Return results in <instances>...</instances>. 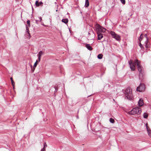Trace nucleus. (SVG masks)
I'll return each mask as SVG.
<instances>
[{
  "instance_id": "f257e3e1",
  "label": "nucleus",
  "mask_w": 151,
  "mask_h": 151,
  "mask_svg": "<svg viewBox=\"0 0 151 151\" xmlns=\"http://www.w3.org/2000/svg\"><path fill=\"white\" fill-rule=\"evenodd\" d=\"M129 64L130 66L131 70L132 71H134L135 70V65H137V66L138 70L139 73V75L142 73V71L143 70V68L142 66L140 64V61L138 60H134V62H133L131 60H130L129 61Z\"/></svg>"
},
{
  "instance_id": "f03ea898",
  "label": "nucleus",
  "mask_w": 151,
  "mask_h": 151,
  "mask_svg": "<svg viewBox=\"0 0 151 151\" xmlns=\"http://www.w3.org/2000/svg\"><path fill=\"white\" fill-rule=\"evenodd\" d=\"M125 97L129 100H132L133 99L132 93V90L130 87L127 88L125 91Z\"/></svg>"
},
{
  "instance_id": "7ed1b4c3",
  "label": "nucleus",
  "mask_w": 151,
  "mask_h": 151,
  "mask_svg": "<svg viewBox=\"0 0 151 151\" xmlns=\"http://www.w3.org/2000/svg\"><path fill=\"white\" fill-rule=\"evenodd\" d=\"M141 111V109L139 107H137L133 109L130 111L129 112L128 114L130 115H139Z\"/></svg>"
},
{
  "instance_id": "20e7f679",
  "label": "nucleus",
  "mask_w": 151,
  "mask_h": 151,
  "mask_svg": "<svg viewBox=\"0 0 151 151\" xmlns=\"http://www.w3.org/2000/svg\"><path fill=\"white\" fill-rule=\"evenodd\" d=\"M110 34L111 35L112 37L115 39L117 41H120L121 40L120 36L116 34L114 32L111 31Z\"/></svg>"
},
{
  "instance_id": "39448f33",
  "label": "nucleus",
  "mask_w": 151,
  "mask_h": 151,
  "mask_svg": "<svg viewBox=\"0 0 151 151\" xmlns=\"http://www.w3.org/2000/svg\"><path fill=\"white\" fill-rule=\"evenodd\" d=\"M145 86L144 84L141 83L139 86L137 88V91L139 92H142L145 90Z\"/></svg>"
},
{
  "instance_id": "423d86ee",
  "label": "nucleus",
  "mask_w": 151,
  "mask_h": 151,
  "mask_svg": "<svg viewBox=\"0 0 151 151\" xmlns=\"http://www.w3.org/2000/svg\"><path fill=\"white\" fill-rule=\"evenodd\" d=\"M97 26L96 28L97 32H99V33H101V32L104 33L106 31V29L103 28L100 26L99 24L97 25Z\"/></svg>"
},
{
  "instance_id": "0eeeda50",
  "label": "nucleus",
  "mask_w": 151,
  "mask_h": 151,
  "mask_svg": "<svg viewBox=\"0 0 151 151\" xmlns=\"http://www.w3.org/2000/svg\"><path fill=\"white\" fill-rule=\"evenodd\" d=\"M98 36V40H101L103 37V34L102 33H99L97 32Z\"/></svg>"
},
{
  "instance_id": "6e6552de",
  "label": "nucleus",
  "mask_w": 151,
  "mask_h": 151,
  "mask_svg": "<svg viewBox=\"0 0 151 151\" xmlns=\"http://www.w3.org/2000/svg\"><path fill=\"white\" fill-rule=\"evenodd\" d=\"M138 104L139 106H142L144 104L143 100L142 99H140L138 102Z\"/></svg>"
},
{
  "instance_id": "1a4fd4ad",
  "label": "nucleus",
  "mask_w": 151,
  "mask_h": 151,
  "mask_svg": "<svg viewBox=\"0 0 151 151\" xmlns=\"http://www.w3.org/2000/svg\"><path fill=\"white\" fill-rule=\"evenodd\" d=\"M42 54V51H40L38 54V58L39 59L38 62L40 61L41 58Z\"/></svg>"
},
{
  "instance_id": "9d476101",
  "label": "nucleus",
  "mask_w": 151,
  "mask_h": 151,
  "mask_svg": "<svg viewBox=\"0 0 151 151\" xmlns=\"http://www.w3.org/2000/svg\"><path fill=\"white\" fill-rule=\"evenodd\" d=\"M86 48L89 50H92V48L90 46V44H87L86 45Z\"/></svg>"
},
{
  "instance_id": "9b49d317",
  "label": "nucleus",
  "mask_w": 151,
  "mask_h": 151,
  "mask_svg": "<svg viewBox=\"0 0 151 151\" xmlns=\"http://www.w3.org/2000/svg\"><path fill=\"white\" fill-rule=\"evenodd\" d=\"M38 62V61L37 60L36 62L35 63L34 65L33 66V68L32 70V73H33L35 69V68L36 67L37 65V62Z\"/></svg>"
},
{
  "instance_id": "f8f14e48",
  "label": "nucleus",
  "mask_w": 151,
  "mask_h": 151,
  "mask_svg": "<svg viewBox=\"0 0 151 151\" xmlns=\"http://www.w3.org/2000/svg\"><path fill=\"white\" fill-rule=\"evenodd\" d=\"M89 6V2L88 0H85V6L86 7H87Z\"/></svg>"
},
{
  "instance_id": "ddd939ff",
  "label": "nucleus",
  "mask_w": 151,
  "mask_h": 151,
  "mask_svg": "<svg viewBox=\"0 0 151 151\" xmlns=\"http://www.w3.org/2000/svg\"><path fill=\"white\" fill-rule=\"evenodd\" d=\"M62 22L66 24L68 22V20L67 19H62Z\"/></svg>"
},
{
  "instance_id": "4468645a",
  "label": "nucleus",
  "mask_w": 151,
  "mask_h": 151,
  "mask_svg": "<svg viewBox=\"0 0 151 151\" xmlns=\"http://www.w3.org/2000/svg\"><path fill=\"white\" fill-rule=\"evenodd\" d=\"M143 37V35L142 34H141L140 35V37L138 38V40L139 42H141V40H142Z\"/></svg>"
},
{
  "instance_id": "2eb2a0df",
  "label": "nucleus",
  "mask_w": 151,
  "mask_h": 151,
  "mask_svg": "<svg viewBox=\"0 0 151 151\" xmlns=\"http://www.w3.org/2000/svg\"><path fill=\"white\" fill-rule=\"evenodd\" d=\"M147 131L148 134V135L149 136L151 137V130L150 129H148L147 130Z\"/></svg>"
},
{
  "instance_id": "dca6fc26",
  "label": "nucleus",
  "mask_w": 151,
  "mask_h": 151,
  "mask_svg": "<svg viewBox=\"0 0 151 151\" xmlns=\"http://www.w3.org/2000/svg\"><path fill=\"white\" fill-rule=\"evenodd\" d=\"M148 116V114L146 113H144L143 114V117L145 118H147Z\"/></svg>"
},
{
  "instance_id": "f3484780",
  "label": "nucleus",
  "mask_w": 151,
  "mask_h": 151,
  "mask_svg": "<svg viewBox=\"0 0 151 151\" xmlns=\"http://www.w3.org/2000/svg\"><path fill=\"white\" fill-rule=\"evenodd\" d=\"M103 55L101 54H99L97 56V58L98 59H101L102 58Z\"/></svg>"
},
{
  "instance_id": "a211bd4d",
  "label": "nucleus",
  "mask_w": 151,
  "mask_h": 151,
  "mask_svg": "<svg viewBox=\"0 0 151 151\" xmlns=\"http://www.w3.org/2000/svg\"><path fill=\"white\" fill-rule=\"evenodd\" d=\"M90 34L92 35H94V33L92 30H91L90 31H89L88 32V35H90Z\"/></svg>"
},
{
  "instance_id": "6ab92c4d",
  "label": "nucleus",
  "mask_w": 151,
  "mask_h": 151,
  "mask_svg": "<svg viewBox=\"0 0 151 151\" xmlns=\"http://www.w3.org/2000/svg\"><path fill=\"white\" fill-rule=\"evenodd\" d=\"M109 121L111 123H114V120L112 118H110V119Z\"/></svg>"
},
{
  "instance_id": "aec40b11",
  "label": "nucleus",
  "mask_w": 151,
  "mask_h": 151,
  "mask_svg": "<svg viewBox=\"0 0 151 151\" xmlns=\"http://www.w3.org/2000/svg\"><path fill=\"white\" fill-rule=\"evenodd\" d=\"M35 5L37 6H39V2L38 1H37L35 2Z\"/></svg>"
},
{
  "instance_id": "412c9836",
  "label": "nucleus",
  "mask_w": 151,
  "mask_h": 151,
  "mask_svg": "<svg viewBox=\"0 0 151 151\" xmlns=\"http://www.w3.org/2000/svg\"><path fill=\"white\" fill-rule=\"evenodd\" d=\"M121 3L123 4H124L125 3V0H120Z\"/></svg>"
},
{
  "instance_id": "4be33fe9",
  "label": "nucleus",
  "mask_w": 151,
  "mask_h": 151,
  "mask_svg": "<svg viewBox=\"0 0 151 151\" xmlns=\"http://www.w3.org/2000/svg\"><path fill=\"white\" fill-rule=\"evenodd\" d=\"M47 145L46 142H44V147H43V148L45 149V148L46 147H47Z\"/></svg>"
},
{
  "instance_id": "5701e85b",
  "label": "nucleus",
  "mask_w": 151,
  "mask_h": 151,
  "mask_svg": "<svg viewBox=\"0 0 151 151\" xmlns=\"http://www.w3.org/2000/svg\"><path fill=\"white\" fill-rule=\"evenodd\" d=\"M139 45L141 49H143V45L141 44L140 42L139 43Z\"/></svg>"
},
{
  "instance_id": "b1692460",
  "label": "nucleus",
  "mask_w": 151,
  "mask_h": 151,
  "mask_svg": "<svg viewBox=\"0 0 151 151\" xmlns=\"http://www.w3.org/2000/svg\"><path fill=\"white\" fill-rule=\"evenodd\" d=\"M12 84V86H13V88H14V81H11Z\"/></svg>"
},
{
  "instance_id": "393cba45",
  "label": "nucleus",
  "mask_w": 151,
  "mask_h": 151,
  "mask_svg": "<svg viewBox=\"0 0 151 151\" xmlns=\"http://www.w3.org/2000/svg\"><path fill=\"white\" fill-rule=\"evenodd\" d=\"M43 3L42 1H40L39 2V6H43Z\"/></svg>"
},
{
  "instance_id": "a878e982",
  "label": "nucleus",
  "mask_w": 151,
  "mask_h": 151,
  "mask_svg": "<svg viewBox=\"0 0 151 151\" xmlns=\"http://www.w3.org/2000/svg\"><path fill=\"white\" fill-rule=\"evenodd\" d=\"M148 39H146V41H145V45H147V44H148Z\"/></svg>"
},
{
  "instance_id": "bb28decb",
  "label": "nucleus",
  "mask_w": 151,
  "mask_h": 151,
  "mask_svg": "<svg viewBox=\"0 0 151 151\" xmlns=\"http://www.w3.org/2000/svg\"><path fill=\"white\" fill-rule=\"evenodd\" d=\"M145 126H146V128H147V129H150V128H148V124L147 123L146 124H145Z\"/></svg>"
},
{
  "instance_id": "cd10ccee",
  "label": "nucleus",
  "mask_w": 151,
  "mask_h": 151,
  "mask_svg": "<svg viewBox=\"0 0 151 151\" xmlns=\"http://www.w3.org/2000/svg\"><path fill=\"white\" fill-rule=\"evenodd\" d=\"M144 37L146 38V39H147V40L148 39V38L147 37V34H145V35Z\"/></svg>"
},
{
  "instance_id": "c85d7f7f",
  "label": "nucleus",
  "mask_w": 151,
  "mask_h": 151,
  "mask_svg": "<svg viewBox=\"0 0 151 151\" xmlns=\"http://www.w3.org/2000/svg\"><path fill=\"white\" fill-rule=\"evenodd\" d=\"M55 92H57L58 91V88H57V87H55Z\"/></svg>"
},
{
  "instance_id": "c756f323",
  "label": "nucleus",
  "mask_w": 151,
  "mask_h": 151,
  "mask_svg": "<svg viewBox=\"0 0 151 151\" xmlns=\"http://www.w3.org/2000/svg\"><path fill=\"white\" fill-rule=\"evenodd\" d=\"M145 47L146 48H147L149 47V45L148 44L145 45Z\"/></svg>"
},
{
  "instance_id": "7c9ffc66",
  "label": "nucleus",
  "mask_w": 151,
  "mask_h": 151,
  "mask_svg": "<svg viewBox=\"0 0 151 151\" xmlns=\"http://www.w3.org/2000/svg\"><path fill=\"white\" fill-rule=\"evenodd\" d=\"M26 31H27V32L28 33V27H27V25H26Z\"/></svg>"
},
{
  "instance_id": "2f4dec72",
  "label": "nucleus",
  "mask_w": 151,
  "mask_h": 151,
  "mask_svg": "<svg viewBox=\"0 0 151 151\" xmlns=\"http://www.w3.org/2000/svg\"><path fill=\"white\" fill-rule=\"evenodd\" d=\"M45 149L43 148L40 151H45Z\"/></svg>"
},
{
  "instance_id": "473e14b6",
  "label": "nucleus",
  "mask_w": 151,
  "mask_h": 151,
  "mask_svg": "<svg viewBox=\"0 0 151 151\" xmlns=\"http://www.w3.org/2000/svg\"><path fill=\"white\" fill-rule=\"evenodd\" d=\"M88 37L89 38V39L92 40L93 38V37L91 38L90 37Z\"/></svg>"
},
{
  "instance_id": "72a5a7b5",
  "label": "nucleus",
  "mask_w": 151,
  "mask_h": 151,
  "mask_svg": "<svg viewBox=\"0 0 151 151\" xmlns=\"http://www.w3.org/2000/svg\"><path fill=\"white\" fill-rule=\"evenodd\" d=\"M39 19H40V21H41L42 20V18H41V17H40L39 18Z\"/></svg>"
},
{
  "instance_id": "f704fd0d",
  "label": "nucleus",
  "mask_w": 151,
  "mask_h": 151,
  "mask_svg": "<svg viewBox=\"0 0 151 151\" xmlns=\"http://www.w3.org/2000/svg\"><path fill=\"white\" fill-rule=\"evenodd\" d=\"M10 79H11V81H13V79H12V77H11V78H10Z\"/></svg>"
},
{
  "instance_id": "c9c22d12",
  "label": "nucleus",
  "mask_w": 151,
  "mask_h": 151,
  "mask_svg": "<svg viewBox=\"0 0 151 151\" xmlns=\"http://www.w3.org/2000/svg\"><path fill=\"white\" fill-rule=\"evenodd\" d=\"M29 38H30L31 37V36H30V33H29Z\"/></svg>"
},
{
  "instance_id": "e433bc0d",
  "label": "nucleus",
  "mask_w": 151,
  "mask_h": 151,
  "mask_svg": "<svg viewBox=\"0 0 151 151\" xmlns=\"http://www.w3.org/2000/svg\"><path fill=\"white\" fill-rule=\"evenodd\" d=\"M27 24L28 25V23H29V22H28V20H27Z\"/></svg>"
},
{
  "instance_id": "4c0bfd02",
  "label": "nucleus",
  "mask_w": 151,
  "mask_h": 151,
  "mask_svg": "<svg viewBox=\"0 0 151 151\" xmlns=\"http://www.w3.org/2000/svg\"><path fill=\"white\" fill-rule=\"evenodd\" d=\"M29 27L30 26V21L29 20Z\"/></svg>"
},
{
  "instance_id": "58836bf2",
  "label": "nucleus",
  "mask_w": 151,
  "mask_h": 151,
  "mask_svg": "<svg viewBox=\"0 0 151 151\" xmlns=\"http://www.w3.org/2000/svg\"><path fill=\"white\" fill-rule=\"evenodd\" d=\"M113 101H115L114 99H113Z\"/></svg>"
}]
</instances>
